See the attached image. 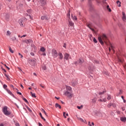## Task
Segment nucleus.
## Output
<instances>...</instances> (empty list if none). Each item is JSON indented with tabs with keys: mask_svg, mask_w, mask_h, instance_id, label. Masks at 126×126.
Segmentation results:
<instances>
[{
	"mask_svg": "<svg viewBox=\"0 0 126 126\" xmlns=\"http://www.w3.org/2000/svg\"><path fill=\"white\" fill-rule=\"evenodd\" d=\"M66 91L64 92V95L69 98H72V91L71 87L66 86Z\"/></svg>",
	"mask_w": 126,
	"mask_h": 126,
	"instance_id": "f257e3e1",
	"label": "nucleus"
},
{
	"mask_svg": "<svg viewBox=\"0 0 126 126\" xmlns=\"http://www.w3.org/2000/svg\"><path fill=\"white\" fill-rule=\"evenodd\" d=\"M98 41L101 45H104V42L105 43L106 45H108L107 42H108V37L105 35V34H103L101 36L98 37Z\"/></svg>",
	"mask_w": 126,
	"mask_h": 126,
	"instance_id": "f03ea898",
	"label": "nucleus"
},
{
	"mask_svg": "<svg viewBox=\"0 0 126 126\" xmlns=\"http://www.w3.org/2000/svg\"><path fill=\"white\" fill-rule=\"evenodd\" d=\"M2 112L5 116H9V115H11V112L7 110V107L6 106L3 108Z\"/></svg>",
	"mask_w": 126,
	"mask_h": 126,
	"instance_id": "7ed1b4c3",
	"label": "nucleus"
},
{
	"mask_svg": "<svg viewBox=\"0 0 126 126\" xmlns=\"http://www.w3.org/2000/svg\"><path fill=\"white\" fill-rule=\"evenodd\" d=\"M51 54L52 57H54V58H57V57H58V52H57V50L55 49H53L52 50Z\"/></svg>",
	"mask_w": 126,
	"mask_h": 126,
	"instance_id": "20e7f679",
	"label": "nucleus"
},
{
	"mask_svg": "<svg viewBox=\"0 0 126 126\" xmlns=\"http://www.w3.org/2000/svg\"><path fill=\"white\" fill-rule=\"evenodd\" d=\"M38 2L41 6H45L47 4L46 0H40L38 1Z\"/></svg>",
	"mask_w": 126,
	"mask_h": 126,
	"instance_id": "39448f33",
	"label": "nucleus"
},
{
	"mask_svg": "<svg viewBox=\"0 0 126 126\" xmlns=\"http://www.w3.org/2000/svg\"><path fill=\"white\" fill-rule=\"evenodd\" d=\"M84 63V60H83V59L82 58H81L79 60L78 62H75L74 63L75 64H82V63Z\"/></svg>",
	"mask_w": 126,
	"mask_h": 126,
	"instance_id": "423d86ee",
	"label": "nucleus"
},
{
	"mask_svg": "<svg viewBox=\"0 0 126 126\" xmlns=\"http://www.w3.org/2000/svg\"><path fill=\"white\" fill-rule=\"evenodd\" d=\"M71 85H72V86H75V85H76L77 84V79H73L71 81Z\"/></svg>",
	"mask_w": 126,
	"mask_h": 126,
	"instance_id": "0eeeda50",
	"label": "nucleus"
},
{
	"mask_svg": "<svg viewBox=\"0 0 126 126\" xmlns=\"http://www.w3.org/2000/svg\"><path fill=\"white\" fill-rule=\"evenodd\" d=\"M69 58H70L69 54L67 53H65L64 55V60H65L66 61H68Z\"/></svg>",
	"mask_w": 126,
	"mask_h": 126,
	"instance_id": "6e6552de",
	"label": "nucleus"
},
{
	"mask_svg": "<svg viewBox=\"0 0 126 126\" xmlns=\"http://www.w3.org/2000/svg\"><path fill=\"white\" fill-rule=\"evenodd\" d=\"M88 27H89L90 28V29H91V31H92L94 33H95L96 34V33H97V31L94 30V29H93L91 28V25L89 24L88 25Z\"/></svg>",
	"mask_w": 126,
	"mask_h": 126,
	"instance_id": "1a4fd4ad",
	"label": "nucleus"
},
{
	"mask_svg": "<svg viewBox=\"0 0 126 126\" xmlns=\"http://www.w3.org/2000/svg\"><path fill=\"white\" fill-rule=\"evenodd\" d=\"M88 68L90 71H93L94 70V66L93 65H89Z\"/></svg>",
	"mask_w": 126,
	"mask_h": 126,
	"instance_id": "9d476101",
	"label": "nucleus"
},
{
	"mask_svg": "<svg viewBox=\"0 0 126 126\" xmlns=\"http://www.w3.org/2000/svg\"><path fill=\"white\" fill-rule=\"evenodd\" d=\"M19 23H20V24L22 27H24V23L23 22V21L22 20V19H20L19 20Z\"/></svg>",
	"mask_w": 126,
	"mask_h": 126,
	"instance_id": "9b49d317",
	"label": "nucleus"
},
{
	"mask_svg": "<svg viewBox=\"0 0 126 126\" xmlns=\"http://www.w3.org/2000/svg\"><path fill=\"white\" fill-rule=\"evenodd\" d=\"M122 14H123L122 19L123 21H126V13H125V12H123Z\"/></svg>",
	"mask_w": 126,
	"mask_h": 126,
	"instance_id": "f8f14e48",
	"label": "nucleus"
},
{
	"mask_svg": "<svg viewBox=\"0 0 126 126\" xmlns=\"http://www.w3.org/2000/svg\"><path fill=\"white\" fill-rule=\"evenodd\" d=\"M25 43H26V44H30L32 42V40L31 39H27L24 41Z\"/></svg>",
	"mask_w": 126,
	"mask_h": 126,
	"instance_id": "ddd939ff",
	"label": "nucleus"
},
{
	"mask_svg": "<svg viewBox=\"0 0 126 126\" xmlns=\"http://www.w3.org/2000/svg\"><path fill=\"white\" fill-rule=\"evenodd\" d=\"M59 56L60 60H63V54L62 53L60 52L59 53Z\"/></svg>",
	"mask_w": 126,
	"mask_h": 126,
	"instance_id": "4468645a",
	"label": "nucleus"
},
{
	"mask_svg": "<svg viewBox=\"0 0 126 126\" xmlns=\"http://www.w3.org/2000/svg\"><path fill=\"white\" fill-rule=\"evenodd\" d=\"M94 114L95 116H97V117H100L101 116V113L97 112V111H95Z\"/></svg>",
	"mask_w": 126,
	"mask_h": 126,
	"instance_id": "2eb2a0df",
	"label": "nucleus"
},
{
	"mask_svg": "<svg viewBox=\"0 0 126 126\" xmlns=\"http://www.w3.org/2000/svg\"><path fill=\"white\" fill-rule=\"evenodd\" d=\"M68 22H69V25L71 26V27H73V25H74V23L70 20L68 21Z\"/></svg>",
	"mask_w": 126,
	"mask_h": 126,
	"instance_id": "dca6fc26",
	"label": "nucleus"
},
{
	"mask_svg": "<svg viewBox=\"0 0 126 126\" xmlns=\"http://www.w3.org/2000/svg\"><path fill=\"white\" fill-rule=\"evenodd\" d=\"M78 120L79 121H80V122H82V123H85V122H86V121L83 120L82 118H78Z\"/></svg>",
	"mask_w": 126,
	"mask_h": 126,
	"instance_id": "f3484780",
	"label": "nucleus"
},
{
	"mask_svg": "<svg viewBox=\"0 0 126 126\" xmlns=\"http://www.w3.org/2000/svg\"><path fill=\"white\" fill-rule=\"evenodd\" d=\"M55 107L56 108H59V109H62V106L59 103H56Z\"/></svg>",
	"mask_w": 126,
	"mask_h": 126,
	"instance_id": "a211bd4d",
	"label": "nucleus"
},
{
	"mask_svg": "<svg viewBox=\"0 0 126 126\" xmlns=\"http://www.w3.org/2000/svg\"><path fill=\"white\" fill-rule=\"evenodd\" d=\"M7 92L8 93V94H10V95H11V96H13V94H12V93L10 90H9L8 89H6Z\"/></svg>",
	"mask_w": 126,
	"mask_h": 126,
	"instance_id": "6ab92c4d",
	"label": "nucleus"
},
{
	"mask_svg": "<svg viewBox=\"0 0 126 126\" xmlns=\"http://www.w3.org/2000/svg\"><path fill=\"white\" fill-rule=\"evenodd\" d=\"M106 101H107L106 98H103L102 99H98V102H106Z\"/></svg>",
	"mask_w": 126,
	"mask_h": 126,
	"instance_id": "aec40b11",
	"label": "nucleus"
},
{
	"mask_svg": "<svg viewBox=\"0 0 126 126\" xmlns=\"http://www.w3.org/2000/svg\"><path fill=\"white\" fill-rule=\"evenodd\" d=\"M121 121L122 122H124V123H125V122H126V117H122L121 118Z\"/></svg>",
	"mask_w": 126,
	"mask_h": 126,
	"instance_id": "412c9836",
	"label": "nucleus"
},
{
	"mask_svg": "<svg viewBox=\"0 0 126 126\" xmlns=\"http://www.w3.org/2000/svg\"><path fill=\"white\" fill-rule=\"evenodd\" d=\"M31 94L32 95V97H33L34 98H36V94L35 93H32V92H31Z\"/></svg>",
	"mask_w": 126,
	"mask_h": 126,
	"instance_id": "4be33fe9",
	"label": "nucleus"
},
{
	"mask_svg": "<svg viewBox=\"0 0 126 126\" xmlns=\"http://www.w3.org/2000/svg\"><path fill=\"white\" fill-rule=\"evenodd\" d=\"M117 3L118 4V6H119V7H121V3H122V2H121V1H120V0H118L117 1Z\"/></svg>",
	"mask_w": 126,
	"mask_h": 126,
	"instance_id": "5701e85b",
	"label": "nucleus"
},
{
	"mask_svg": "<svg viewBox=\"0 0 126 126\" xmlns=\"http://www.w3.org/2000/svg\"><path fill=\"white\" fill-rule=\"evenodd\" d=\"M41 52H45L46 51V49H45V47H41L40 48Z\"/></svg>",
	"mask_w": 126,
	"mask_h": 126,
	"instance_id": "b1692460",
	"label": "nucleus"
},
{
	"mask_svg": "<svg viewBox=\"0 0 126 126\" xmlns=\"http://www.w3.org/2000/svg\"><path fill=\"white\" fill-rule=\"evenodd\" d=\"M41 112H42V113H44V115H45V116H47V112H46V111H45V110L44 109H41Z\"/></svg>",
	"mask_w": 126,
	"mask_h": 126,
	"instance_id": "393cba45",
	"label": "nucleus"
},
{
	"mask_svg": "<svg viewBox=\"0 0 126 126\" xmlns=\"http://www.w3.org/2000/svg\"><path fill=\"white\" fill-rule=\"evenodd\" d=\"M110 47L112 49L113 52H115V50H114V46L112 45V44L110 43Z\"/></svg>",
	"mask_w": 126,
	"mask_h": 126,
	"instance_id": "a878e982",
	"label": "nucleus"
},
{
	"mask_svg": "<svg viewBox=\"0 0 126 126\" xmlns=\"http://www.w3.org/2000/svg\"><path fill=\"white\" fill-rule=\"evenodd\" d=\"M106 8L107 9H108L109 12H111V11H112V10H111V8H110V6H109V5H107Z\"/></svg>",
	"mask_w": 126,
	"mask_h": 126,
	"instance_id": "bb28decb",
	"label": "nucleus"
},
{
	"mask_svg": "<svg viewBox=\"0 0 126 126\" xmlns=\"http://www.w3.org/2000/svg\"><path fill=\"white\" fill-rule=\"evenodd\" d=\"M77 109L79 110H80V109H83V105H81L80 106H77Z\"/></svg>",
	"mask_w": 126,
	"mask_h": 126,
	"instance_id": "cd10ccee",
	"label": "nucleus"
},
{
	"mask_svg": "<svg viewBox=\"0 0 126 126\" xmlns=\"http://www.w3.org/2000/svg\"><path fill=\"white\" fill-rule=\"evenodd\" d=\"M9 50L10 51V53H11L12 54H13L14 51L11 49V47H9Z\"/></svg>",
	"mask_w": 126,
	"mask_h": 126,
	"instance_id": "c85d7f7f",
	"label": "nucleus"
},
{
	"mask_svg": "<svg viewBox=\"0 0 126 126\" xmlns=\"http://www.w3.org/2000/svg\"><path fill=\"white\" fill-rule=\"evenodd\" d=\"M112 103H109L107 105L108 108H111V107H112Z\"/></svg>",
	"mask_w": 126,
	"mask_h": 126,
	"instance_id": "c756f323",
	"label": "nucleus"
},
{
	"mask_svg": "<svg viewBox=\"0 0 126 126\" xmlns=\"http://www.w3.org/2000/svg\"><path fill=\"white\" fill-rule=\"evenodd\" d=\"M67 17H69V18H70V11H69L67 14Z\"/></svg>",
	"mask_w": 126,
	"mask_h": 126,
	"instance_id": "7c9ffc66",
	"label": "nucleus"
},
{
	"mask_svg": "<svg viewBox=\"0 0 126 126\" xmlns=\"http://www.w3.org/2000/svg\"><path fill=\"white\" fill-rule=\"evenodd\" d=\"M5 76L6 77L7 80H10V79L9 77H8V75H7L6 74H5Z\"/></svg>",
	"mask_w": 126,
	"mask_h": 126,
	"instance_id": "2f4dec72",
	"label": "nucleus"
},
{
	"mask_svg": "<svg viewBox=\"0 0 126 126\" xmlns=\"http://www.w3.org/2000/svg\"><path fill=\"white\" fill-rule=\"evenodd\" d=\"M111 95H107V100H111Z\"/></svg>",
	"mask_w": 126,
	"mask_h": 126,
	"instance_id": "473e14b6",
	"label": "nucleus"
},
{
	"mask_svg": "<svg viewBox=\"0 0 126 126\" xmlns=\"http://www.w3.org/2000/svg\"><path fill=\"white\" fill-rule=\"evenodd\" d=\"M10 34H11L10 33V32L9 31H7V34H6L7 36H9L10 35Z\"/></svg>",
	"mask_w": 126,
	"mask_h": 126,
	"instance_id": "72a5a7b5",
	"label": "nucleus"
},
{
	"mask_svg": "<svg viewBox=\"0 0 126 126\" xmlns=\"http://www.w3.org/2000/svg\"><path fill=\"white\" fill-rule=\"evenodd\" d=\"M10 87L11 88H13L14 89V90H18L17 89L14 88V86H13L12 85H10Z\"/></svg>",
	"mask_w": 126,
	"mask_h": 126,
	"instance_id": "f704fd0d",
	"label": "nucleus"
},
{
	"mask_svg": "<svg viewBox=\"0 0 126 126\" xmlns=\"http://www.w3.org/2000/svg\"><path fill=\"white\" fill-rule=\"evenodd\" d=\"M112 106L113 107V108H116L117 104H116V103H112Z\"/></svg>",
	"mask_w": 126,
	"mask_h": 126,
	"instance_id": "c9c22d12",
	"label": "nucleus"
},
{
	"mask_svg": "<svg viewBox=\"0 0 126 126\" xmlns=\"http://www.w3.org/2000/svg\"><path fill=\"white\" fill-rule=\"evenodd\" d=\"M92 102L93 103H96V98L93 99Z\"/></svg>",
	"mask_w": 126,
	"mask_h": 126,
	"instance_id": "e433bc0d",
	"label": "nucleus"
},
{
	"mask_svg": "<svg viewBox=\"0 0 126 126\" xmlns=\"http://www.w3.org/2000/svg\"><path fill=\"white\" fill-rule=\"evenodd\" d=\"M93 41L94 42V43H97V40L96 39V38H95V37H94L93 38Z\"/></svg>",
	"mask_w": 126,
	"mask_h": 126,
	"instance_id": "4c0bfd02",
	"label": "nucleus"
},
{
	"mask_svg": "<svg viewBox=\"0 0 126 126\" xmlns=\"http://www.w3.org/2000/svg\"><path fill=\"white\" fill-rule=\"evenodd\" d=\"M72 18L73 20H77V18L75 16H74V17H72Z\"/></svg>",
	"mask_w": 126,
	"mask_h": 126,
	"instance_id": "58836bf2",
	"label": "nucleus"
},
{
	"mask_svg": "<svg viewBox=\"0 0 126 126\" xmlns=\"http://www.w3.org/2000/svg\"><path fill=\"white\" fill-rule=\"evenodd\" d=\"M24 101H25V102H26V103H28V100H27V99H26V98L23 97V98Z\"/></svg>",
	"mask_w": 126,
	"mask_h": 126,
	"instance_id": "ea45409f",
	"label": "nucleus"
},
{
	"mask_svg": "<svg viewBox=\"0 0 126 126\" xmlns=\"http://www.w3.org/2000/svg\"><path fill=\"white\" fill-rule=\"evenodd\" d=\"M105 92H106L103 91V92H99V95H102V94H104V93H105Z\"/></svg>",
	"mask_w": 126,
	"mask_h": 126,
	"instance_id": "a19ab883",
	"label": "nucleus"
},
{
	"mask_svg": "<svg viewBox=\"0 0 126 126\" xmlns=\"http://www.w3.org/2000/svg\"><path fill=\"white\" fill-rule=\"evenodd\" d=\"M45 17H46L45 16H41V20H44L45 19Z\"/></svg>",
	"mask_w": 126,
	"mask_h": 126,
	"instance_id": "79ce46f5",
	"label": "nucleus"
},
{
	"mask_svg": "<svg viewBox=\"0 0 126 126\" xmlns=\"http://www.w3.org/2000/svg\"><path fill=\"white\" fill-rule=\"evenodd\" d=\"M3 88H4V89H5V88H6L7 87V86L5 84L3 85Z\"/></svg>",
	"mask_w": 126,
	"mask_h": 126,
	"instance_id": "37998d69",
	"label": "nucleus"
},
{
	"mask_svg": "<svg viewBox=\"0 0 126 126\" xmlns=\"http://www.w3.org/2000/svg\"><path fill=\"white\" fill-rule=\"evenodd\" d=\"M39 115L41 117V119H44V117H43V116H42V113H40Z\"/></svg>",
	"mask_w": 126,
	"mask_h": 126,
	"instance_id": "c03bdc74",
	"label": "nucleus"
},
{
	"mask_svg": "<svg viewBox=\"0 0 126 126\" xmlns=\"http://www.w3.org/2000/svg\"><path fill=\"white\" fill-rule=\"evenodd\" d=\"M19 55L21 56V59H22L23 58V55H21V54L19 53Z\"/></svg>",
	"mask_w": 126,
	"mask_h": 126,
	"instance_id": "a18cd8bd",
	"label": "nucleus"
},
{
	"mask_svg": "<svg viewBox=\"0 0 126 126\" xmlns=\"http://www.w3.org/2000/svg\"><path fill=\"white\" fill-rule=\"evenodd\" d=\"M27 108L30 112H31V109L28 106H27Z\"/></svg>",
	"mask_w": 126,
	"mask_h": 126,
	"instance_id": "49530a36",
	"label": "nucleus"
},
{
	"mask_svg": "<svg viewBox=\"0 0 126 126\" xmlns=\"http://www.w3.org/2000/svg\"><path fill=\"white\" fill-rule=\"evenodd\" d=\"M40 86H41L42 87V88H45V86H44V85H42V84L40 85Z\"/></svg>",
	"mask_w": 126,
	"mask_h": 126,
	"instance_id": "de8ad7c7",
	"label": "nucleus"
},
{
	"mask_svg": "<svg viewBox=\"0 0 126 126\" xmlns=\"http://www.w3.org/2000/svg\"><path fill=\"white\" fill-rule=\"evenodd\" d=\"M66 44L65 43H63V48H66Z\"/></svg>",
	"mask_w": 126,
	"mask_h": 126,
	"instance_id": "09e8293b",
	"label": "nucleus"
},
{
	"mask_svg": "<svg viewBox=\"0 0 126 126\" xmlns=\"http://www.w3.org/2000/svg\"><path fill=\"white\" fill-rule=\"evenodd\" d=\"M123 93L122 90H120L119 94H122Z\"/></svg>",
	"mask_w": 126,
	"mask_h": 126,
	"instance_id": "8fccbe9b",
	"label": "nucleus"
},
{
	"mask_svg": "<svg viewBox=\"0 0 126 126\" xmlns=\"http://www.w3.org/2000/svg\"><path fill=\"white\" fill-rule=\"evenodd\" d=\"M5 66L6 67V68H7V69H8V70H9V69H10V68H9V67H7V66H6V65H5Z\"/></svg>",
	"mask_w": 126,
	"mask_h": 126,
	"instance_id": "3c124183",
	"label": "nucleus"
},
{
	"mask_svg": "<svg viewBox=\"0 0 126 126\" xmlns=\"http://www.w3.org/2000/svg\"><path fill=\"white\" fill-rule=\"evenodd\" d=\"M27 12H28V13H30V12H31V10H27Z\"/></svg>",
	"mask_w": 126,
	"mask_h": 126,
	"instance_id": "603ef678",
	"label": "nucleus"
},
{
	"mask_svg": "<svg viewBox=\"0 0 126 126\" xmlns=\"http://www.w3.org/2000/svg\"><path fill=\"white\" fill-rule=\"evenodd\" d=\"M17 94H19V95H22V94H21V93L20 92H17Z\"/></svg>",
	"mask_w": 126,
	"mask_h": 126,
	"instance_id": "864d4df0",
	"label": "nucleus"
},
{
	"mask_svg": "<svg viewBox=\"0 0 126 126\" xmlns=\"http://www.w3.org/2000/svg\"><path fill=\"white\" fill-rule=\"evenodd\" d=\"M122 110L123 111H125V110H126V109L125 108V107H122Z\"/></svg>",
	"mask_w": 126,
	"mask_h": 126,
	"instance_id": "5fc2aeb1",
	"label": "nucleus"
},
{
	"mask_svg": "<svg viewBox=\"0 0 126 126\" xmlns=\"http://www.w3.org/2000/svg\"><path fill=\"white\" fill-rule=\"evenodd\" d=\"M90 124H91L90 122H88V125L90 126H92V125Z\"/></svg>",
	"mask_w": 126,
	"mask_h": 126,
	"instance_id": "6e6d98bb",
	"label": "nucleus"
},
{
	"mask_svg": "<svg viewBox=\"0 0 126 126\" xmlns=\"http://www.w3.org/2000/svg\"><path fill=\"white\" fill-rule=\"evenodd\" d=\"M0 126H4V124H2V123H1L0 124Z\"/></svg>",
	"mask_w": 126,
	"mask_h": 126,
	"instance_id": "4d7b16f0",
	"label": "nucleus"
},
{
	"mask_svg": "<svg viewBox=\"0 0 126 126\" xmlns=\"http://www.w3.org/2000/svg\"><path fill=\"white\" fill-rule=\"evenodd\" d=\"M23 37H26V34H24L23 36H21V38H22Z\"/></svg>",
	"mask_w": 126,
	"mask_h": 126,
	"instance_id": "13d9d810",
	"label": "nucleus"
},
{
	"mask_svg": "<svg viewBox=\"0 0 126 126\" xmlns=\"http://www.w3.org/2000/svg\"><path fill=\"white\" fill-rule=\"evenodd\" d=\"M55 99H57V100H59L60 99V97H57V96L55 97Z\"/></svg>",
	"mask_w": 126,
	"mask_h": 126,
	"instance_id": "bf43d9fd",
	"label": "nucleus"
},
{
	"mask_svg": "<svg viewBox=\"0 0 126 126\" xmlns=\"http://www.w3.org/2000/svg\"><path fill=\"white\" fill-rule=\"evenodd\" d=\"M16 126H19V123H16Z\"/></svg>",
	"mask_w": 126,
	"mask_h": 126,
	"instance_id": "052dcab7",
	"label": "nucleus"
},
{
	"mask_svg": "<svg viewBox=\"0 0 126 126\" xmlns=\"http://www.w3.org/2000/svg\"><path fill=\"white\" fill-rule=\"evenodd\" d=\"M2 70H3V71L4 72H6V70H5V69H2Z\"/></svg>",
	"mask_w": 126,
	"mask_h": 126,
	"instance_id": "680f3d73",
	"label": "nucleus"
},
{
	"mask_svg": "<svg viewBox=\"0 0 126 126\" xmlns=\"http://www.w3.org/2000/svg\"><path fill=\"white\" fill-rule=\"evenodd\" d=\"M63 117L65 116V112H63Z\"/></svg>",
	"mask_w": 126,
	"mask_h": 126,
	"instance_id": "e2e57ef3",
	"label": "nucleus"
},
{
	"mask_svg": "<svg viewBox=\"0 0 126 126\" xmlns=\"http://www.w3.org/2000/svg\"><path fill=\"white\" fill-rule=\"evenodd\" d=\"M45 19L46 20H49V18H47V17L45 16Z\"/></svg>",
	"mask_w": 126,
	"mask_h": 126,
	"instance_id": "0e129e2a",
	"label": "nucleus"
},
{
	"mask_svg": "<svg viewBox=\"0 0 126 126\" xmlns=\"http://www.w3.org/2000/svg\"><path fill=\"white\" fill-rule=\"evenodd\" d=\"M31 56H34V53H31Z\"/></svg>",
	"mask_w": 126,
	"mask_h": 126,
	"instance_id": "69168bd1",
	"label": "nucleus"
},
{
	"mask_svg": "<svg viewBox=\"0 0 126 126\" xmlns=\"http://www.w3.org/2000/svg\"><path fill=\"white\" fill-rule=\"evenodd\" d=\"M29 17L31 19H33V18L32 17H31V16H29Z\"/></svg>",
	"mask_w": 126,
	"mask_h": 126,
	"instance_id": "338daca9",
	"label": "nucleus"
},
{
	"mask_svg": "<svg viewBox=\"0 0 126 126\" xmlns=\"http://www.w3.org/2000/svg\"><path fill=\"white\" fill-rule=\"evenodd\" d=\"M38 126H42V124H41V123H38Z\"/></svg>",
	"mask_w": 126,
	"mask_h": 126,
	"instance_id": "774afa93",
	"label": "nucleus"
}]
</instances>
